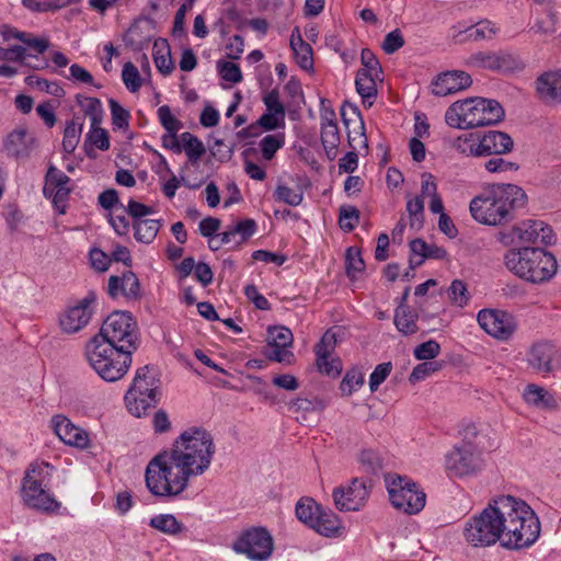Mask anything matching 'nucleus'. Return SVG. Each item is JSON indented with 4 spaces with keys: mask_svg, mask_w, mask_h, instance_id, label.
Here are the masks:
<instances>
[{
    "mask_svg": "<svg viewBox=\"0 0 561 561\" xmlns=\"http://www.w3.org/2000/svg\"><path fill=\"white\" fill-rule=\"evenodd\" d=\"M33 144V137H31L26 130H14L8 136L4 142V150L8 156L23 159L30 156Z\"/></svg>",
    "mask_w": 561,
    "mask_h": 561,
    "instance_id": "nucleus-24",
    "label": "nucleus"
},
{
    "mask_svg": "<svg viewBox=\"0 0 561 561\" xmlns=\"http://www.w3.org/2000/svg\"><path fill=\"white\" fill-rule=\"evenodd\" d=\"M505 112L495 100L470 98L453 103L445 113L446 124L454 128L470 129L495 125L503 121Z\"/></svg>",
    "mask_w": 561,
    "mask_h": 561,
    "instance_id": "nucleus-6",
    "label": "nucleus"
},
{
    "mask_svg": "<svg viewBox=\"0 0 561 561\" xmlns=\"http://www.w3.org/2000/svg\"><path fill=\"white\" fill-rule=\"evenodd\" d=\"M341 520L332 511L320 510L311 529L324 537H337L341 530Z\"/></svg>",
    "mask_w": 561,
    "mask_h": 561,
    "instance_id": "nucleus-27",
    "label": "nucleus"
},
{
    "mask_svg": "<svg viewBox=\"0 0 561 561\" xmlns=\"http://www.w3.org/2000/svg\"><path fill=\"white\" fill-rule=\"evenodd\" d=\"M379 77H375L374 73L367 69H358L355 79V88L357 93L363 99L365 106H371L377 95L376 80Z\"/></svg>",
    "mask_w": 561,
    "mask_h": 561,
    "instance_id": "nucleus-26",
    "label": "nucleus"
},
{
    "mask_svg": "<svg viewBox=\"0 0 561 561\" xmlns=\"http://www.w3.org/2000/svg\"><path fill=\"white\" fill-rule=\"evenodd\" d=\"M22 3L33 12L56 11L66 7L64 0H22Z\"/></svg>",
    "mask_w": 561,
    "mask_h": 561,
    "instance_id": "nucleus-57",
    "label": "nucleus"
},
{
    "mask_svg": "<svg viewBox=\"0 0 561 561\" xmlns=\"http://www.w3.org/2000/svg\"><path fill=\"white\" fill-rule=\"evenodd\" d=\"M447 293L449 300L458 307H463L469 300L466 284L460 279L453 280Z\"/></svg>",
    "mask_w": 561,
    "mask_h": 561,
    "instance_id": "nucleus-56",
    "label": "nucleus"
},
{
    "mask_svg": "<svg viewBox=\"0 0 561 561\" xmlns=\"http://www.w3.org/2000/svg\"><path fill=\"white\" fill-rule=\"evenodd\" d=\"M540 535V522L534 510L512 495L492 499L479 514L468 519L463 537L473 547L497 541L507 549L530 547Z\"/></svg>",
    "mask_w": 561,
    "mask_h": 561,
    "instance_id": "nucleus-2",
    "label": "nucleus"
},
{
    "mask_svg": "<svg viewBox=\"0 0 561 561\" xmlns=\"http://www.w3.org/2000/svg\"><path fill=\"white\" fill-rule=\"evenodd\" d=\"M25 81L30 87L36 88L56 98H62L65 95V90L57 82H51L35 76H28Z\"/></svg>",
    "mask_w": 561,
    "mask_h": 561,
    "instance_id": "nucleus-52",
    "label": "nucleus"
},
{
    "mask_svg": "<svg viewBox=\"0 0 561 561\" xmlns=\"http://www.w3.org/2000/svg\"><path fill=\"white\" fill-rule=\"evenodd\" d=\"M49 478V463L45 461H34L30 463L25 470L22 485L32 484L34 481L35 484L48 486Z\"/></svg>",
    "mask_w": 561,
    "mask_h": 561,
    "instance_id": "nucleus-35",
    "label": "nucleus"
},
{
    "mask_svg": "<svg viewBox=\"0 0 561 561\" xmlns=\"http://www.w3.org/2000/svg\"><path fill=\"white\" fill-rule=\"evenodd\" d=\"M346 274L351 279H356L357 274L365 270V262L362 253L357 248H348L346 251Z\"/></svg>",
    "mask_w": 561,
    "mask_h": 561,
    "instance_id": "nucleus-49",
    "label": "nucleus"
},
{
    "mask_svg": "<svg viewBox=\"0 0 561 561\" xmlns=\"http://www.w3.org/2000/svg\"><path fill=\"white\" fill-rule=\"evenodd\" d=\"M321 142L323 148L333 150L340 145V133L336 123H323L321 126Z\"/></svg>",
    "mask_w": 561,
    "mask_h": 561,
    "instance_id": "nucleus-55",
    "label": "nucleus"
},
{
    "mask_svg": "<svg viewBox=\"0 0 561 561\" xmlns=\"http://www.w3.org/2000/svg\"><path fill=\"white\" fill-rule=\"evenodd\" d=\"M158 116L167 131H179L182 128V123L172 115L168 105H162L158 108Z\"/></svg>",
    "mask_w": 561,
    "mask_h": 561,
    "instance_id": "nucleus-64",
    "label": "nucleus"
},
{
    "mask_svg": "<svg viewBox=\"0 0 561 561\" xmlns=\"http://www.w3.org/2000/svg\"><path fill=\"white\" fill-rule=\"evenodd\" d=\"M95 146L100 150H107L110 148V137L108 133L101 128L100 125H96L94 127L91 126L90 131L87 135V139L84 142V149L89 157H91L92 148H89L88 145Z\"/></svg>",
    "mask_w": 561,
    "mask_h": 561,
    "instance_id": "nucleus-44",
    "label": "nucleus"
},
{
    "mask_svg": "<svg viewBox=\"0 0 561 561\" xmlns=\"http://www.w3.org/2000/svg\"><path fill=\"white\" fill-rule=\"evenodd\" d=\"M161 227L162 222L158 219L135 220L133 224L135 239L149 244L156 239Z\"/></svg>",
    "mask_w": 561,
    "mask_h": 561,
    "instance_id": "nucleus-34",
    "label": "nucleus"
},
{
    "mask_svg": "<svg viewBox=\"0 0 561 561\" xmlns=\"http://www.w3.org/2000/svg\"><path fill=\"white\" fill-rule=\"evenodd\" d=\"M119 293L131 300H138L141 297L140 282L134 272L127 271L122 276L110 277L107 294L116 298Z\"/></svg>",
    "mask_w": 561,
    "mask_h": 561,
    "instance_id": "nucleus-21",
    "label": "nucleus"
},
{
    "mask_svg": "<svg viewBox=\"0 0 561 561\" xmlns=\"http://www.w3.org/2000/svg\"><path fill=\"white\" fill-rule=\"evenodd\" d=\"M293 333L285 327H273L267 330V345L264 347V355L270 360L278 363L289 362L293 353L288 347L293 343Z\"/></svg>",
    "mask_w": 561,
    "mask_h": 561,
    "instance_id": "nucleus-16",
    "label": "nucleus"
},
{
    "mask_svg": "<svg viewBox=\"0 0 561 561\" xmlns=\"http://www.w3.org/2000/svg\"><path fill=\"white\" fill-rule=\"evenodd\" d=\"M496 239L504 247L519 248L553 242L551 228L541 220H527L497 232Z\"/></svg>",
    "mask_w": 561,
    "mask_h": 561,
    "instance_id": "nucleus-8",
    "label": "nucleus"
},
{
    "mask_svg": "<svg viewBox=\"0 0 561 561\" xmlns=\"http://www.w3.org/2000/svg\"><path fill=\"white\" fill-rule=\"evenodd\" d=\"M484 169L490 173H503L518 170V164L507 161L501 156H493L484 162Z\"/></svg>",
    "mask_w": 561,
    "mask_h": 561,
    "instance_id": "nucleus-60",
    "label": "nucleus"
},
{
    "mask_svg": "<svg viewBox=\"0 0 561 561\" xmlns=\"http://www.w3.org/2000/svg\"><path fill=\"white\" fill-rule=\"evenodd\" d=\"M122 79L130 92H137L141 88L142 81L139 71L137 67L130 61L123 66Z\"/></svg>",
    "mask_w": 561,
    "mask_h": 561,
    "instance_id": "nucleus-53",
    "label": "nucleus"
},
{
    "mask_svg": "<svg viewBox=\"0 0 561 561\" xmlns=\"http://www.w3.org/2000/svg\"><path fill=\"white\" fill-rule=\"evenodd\" d=\"M359 220V211L354 206L343 205L340 207L339 222L343 230L350 232L354 230Z\"/></svg>",
    "mask_w": 561,
    "mask_h": 561,
    "instance_id": "nucleus-54",
    "label": "nucleus"
},
{
    "mask_svg": "<svg viewBox=\"0 0 561 561\" xmlns=\"http://www.w3.org/2000/svg\"><path fill=\"white\" fill-rule=\"evenodd\" d=\"M410 250L413 255L426 259L444 260L447 251L436 244H428L423 239L416 238L410 242Z\"/></svg>",
    "mask_w": 561,
    "mask_h": 561,
    "instance_id": "nucleus-36",
    "label": "nucleus"
},
{
    "mask_svg": "<svg viewBox=\"0 0 561 561\" xmlns=\"http://www.w3.org/2000/svg\"><path fill=\"white\" fill-rule=\"evenodd\" d=\"M524 68L525 64L518 55L503 49L494 51V72L507 73Z\"/></svg>",
    "mask_w": 561,
    "mask_h": 561,
    "instance_id": "nucleus-30",
    "label": "nucleus"
},
{
    "mask_svg": "<svg viewBox=\"0 0 561 561\" xmlns=\"http://www.w3.org/2000/svg\"><path fill=\"white\" fill-rule=\"evenodd\" d=\"M214 454V438L208 431L203 427L184 431L170 450L159 453L147 465V489L154 496L180 495L191 477L202 476L208 470Z\"/></svg>",
    "mask_w": 561,
    "mask_h": 561,
    "instance_id": "nucleus-1",
    "label": "nucleus"
},
{
    "mask_svg": "<svg viewBox=\"0 0 561 561\" xmlns=\"http://www.w3.org/2000/svg\"><path fill=\"white\" fill-rule=\"evenodd\" d=\"M472 78L462 70H448L440 72L432 81V93L437 96H446L469 88Z\"/></svg>",
    "mask_w": 561,
    "mask_h": 561,
    "instance_id": "nucleus-18",
    "label": "nucleus"
},
{
    "mask_svg": "<svg viewBox=\"0 0 561 561\" xmlns=\"http://www.w3.org/2000/svg\"><path fill=\"white\" fill-rule=\"evenodd\" d=\"M370 485L364 478H353L346 485H340L332 492L336 510L341 512H357L362 510L369 497Z\"/></svg>",
    "mask_w": 561,
    "mask_h": 561,
    "instance_id": "nucleus-11",
    "label": "nucleus"
},
{
    "mask_svg": "<svg viewBox=\"0 0 561 561\" xmlns=\"http://www.w3.org/2000/svg\"><path fill=\"white\" fill-rule=\"evenodd\" d=\"M76 102L81 107L84 115L90 117L92 127L101 125L103 119V107L99 99L77 94Z\"/></svg>",
    "mask_w": 561,
    "mask_h": 561,
    "instance_id": "nucleus-37",
    "label": "nucleus"
},
{
    "mask_svg": "<svg viewBox=\"0 0 561 561\" xmlns=\"http://www.w3.org/2000/svg\"><path fill=\"white\" fill-rule=\"evenodd\" d=\"M469 68L489 70L494 72V50H479L472 53L465 61Z\"/></svg>",
    "mask_w": 561,
    "mask_h": 561,
    "instance_id": "nucleus-46",
    "label": "nucleus"
},
{
    "mask_svg": "<svg viewBox=\"0 0 561 561\" xmlns=\"http://www.w3.org/2000/svg\"><path fill=\"white\" fill-rule=\"evenodd\" d=\"M152 57L157 69L163 75H170L174 69L170 46L167 39H157L153 43Z\"/></svg>",
    "mask_w": 561,
    "mask_h": 561,
    "instance_id": "nucleus-29",
    "label": "nucleus"
},
{
    "mask_svg": "<svg viewBox=\"0 0 561 561\" xmlns=\"http://www.w3.org/2000/svg\"><path fill=\"white\" fill-rule=\"evenodd\" d=\"M231 548L251 561H267L274 551V539L265 527H250L237 536Z\"/></svg>",
    "mask_w": 561,
    "mask_h": 561,
    "instance_id": "nucleus-9",
    "label": "nucleus"
},
{
    "mask_svg": "<svg viewBox=\"0 0 561 561\" xmlns=\"http://www.w3.org/2000/svg\"><path fill=\"white\" fill-rule=\"evenodd\" d=\"M256 232V222L253 219H243L238 221L234 226L219 234L221 243H230L234 241V248L247 242Z\"/></svg>",
    "mask_w": 561,
    "mask_h": 561,
    "instance_id": "nucleus-25",
    "label": "nucleus"
},
{
    "mask_svg": "<svg viewBox=\"0 0 561 561\" xmlns=\"http://www.w3.org/2000/svg\"><path fill=\"white\" fill-rule=\"evenodd\" d=\"M140 345L139 328L128 311H113L100 332L85 345V356L94 371L106 382L119 380Z\"/></svg>",
    "mask_w": 561,
    "mask_h": 561,
    "instance_id": "nucleus-3",
    "label": "nucleus"
},
{
    "mask_svg": "<svg viewBox=\"0 0 561 561\" xmlns=\"http://www.w3.org/2000/svg\"><path fill=\"white\" fill-rule=\"evenodd\" d=\"M284 144L285 135L283 133L266 135L260 141L262 157L267 161L272 160Z\"/></svg>",
    "mask_w": 561,
    "mask_h": 561,
    "instance_id": "nucleus-45",
    "label": "nucleus"
},
{
    "mask_svg": "<svg viewBox=\"0 0 561 561\" xmlns=\"http://www.w3.org/2000/svg\"><path fill=\"white\" fill-rule=\"evenodd\" d=\"M322 507L311 497H301L296 504V515L309 528L313 526Z\"/></svg>",
    "mask_w": 561,
    "mask_h": 561,
    "instance_id": "nucleus-38",
    "label": "nucleus"
},
{
    "mask_svg": "<svg viewBox=\"0 0 561 561\" xmlns=\"http://www.w3.org/2000/svg\"><path fill=\"white\" fill-rule=\"evenodd\" d=\"M407 211L410 215L411 228H421L423 224L424 203L421 197H415L407 203Z\"/></svg>",
    "mask_w": 561,
    "mask_h": 561,
    "instance_id": "nucleus-58",
    "label": "nucleus"
},
{
    "mask_svg": "<svg viewBox=\"0 0 561 561\" xmlns=\"http://www.w3.org/2000/svg\"><path fill=\"white\" fill-rule=\"evenodd\" d=\"M289 44L296 56L298 65L305 70L312 69L313 59L311 46L302 38L290 41Z\"/></svg>",
    "mask_w": 561,
    "mask_h": 561,
    "instance_id": "nucleus-42",
    "label": "nucleus"
},
{
    "mask_svg": "<svg viewBox=\"0 0 561 561\" xmlns=\"http://www.w3.org/2000/svg\"><path fill=\"white\" fill-rule=\"evenodd\" d=\"M111 114H112V123L115 127L119 129H125L129 125V112L125 110L116 100L111 99L108 101Z\"/></svg>",
    "mask_w": 561,
    "mask_h": 561,
    "instance_id": "nucleus-59",
    "label": "nucleus"
},
{
    "mask_svg": "<svg viewBox=\"0 0 561 561\" xmlns=\"http://www.w3.org/2000/svg\"><path fill=\"white\" fill-rule=\"evenodd\" d=\"M124 400L128 412L136 417L146 415L158 402L156 388H128Z\"/></svg>",
    "mask_w": 561,
    "mask_h": 561,
    "instance_id": "nucleus-20",
    "label": "nucleus"
},
{
    "mask_svg": "<svg viewBox=\"0 0 561 561\" xmlns=\"http://www.w3.org/2000/svg\"><path fill=\"white\" fill-rule=\"evenodd\" d=\"M440 353V345L434 341L430 340L414 348V356L420 360L431 362Z\"/></svg>",
    "mask_w": 561,
    "mask_h": 561,
    "instance_id": "nucleus-62",
    "label": "nucleus"
},
{
    "mask_svg": "<svg viewBox=\"0 0 561 561\" xmlns=\"http://www.w3.org/2000/svg\"><path fill=\"white\" fill-rule=\"evenodd\" d=\"M527 203L524 190L514 184H494L484 194L470 202L472 217L489 226L501 225L510 217L511 210Z\"/></svg>",
    "mask_w": 561,
    "mask_h": 561,
    "instance_id": "nucleus-4",
    "label": "nucleus"
},
{
    "mask_svg": "<svg viewBox=\"0 0 561 561\" xmlns=\"http://www.w3.org/2000/svg\"><path fill=\"white\" fill-rule=\"evenodd\" d=\"M404 38L399 28L389 32L382 42V49L386 54L391 55L404 46Z\"/></svg>",
    "mask_w": 561,
    "mask_h": 561,
    "instance_id": "nucleus-63",
    "label": "nucleus"
},
{
    "mask_svg": "<svg viewBox=\"0 0 561 561\" xmlns=\"http://www.w3.org/2000/svg\"><path fill=\"white\" fill-rule=\"evenodd\" d=\"M149 526L169 536H176L184 530V526L172 514H159L150 518Z\"/></svg>",
    "mask_w": 561,
    "mask_h": 561,
    "instance_id": "nucleus-33",
    "label": "nucleus"
},
{
    "mask_svg": "<svg viewBox=\"0 0 561 561\" xmlns=\"http://www.w3.org/2000/svg\"><path fill=\"white\" fill-rule=\"evenodd\" d=\"M83 123L78 117H73L66 126L64 131L62 148L67 153H71L77 148Z\"/></svg>",
    "mask_w": 561,
    "mask_h": 561,
    "instance_id": "nucleus-41",
    "label": "nucleus"
},
{
    "mask_svg": "<svg viewBox=\"0 0 561 561\" xmlns=\"http://www.w3.org/2000/svg\"><path fill=\"white\" fill-rule=\"evenodd\" d=\"M538 99L548 105L561 104V73L548 71L536 80Z\"/></svg>",
    "mask_w": 561,
    "mask_h": 561,
    "instance_id": "nucleus-22",
    "label": "nucleus"
},
{
    "mask_svg": "<svg viewBox=\"0 0 561 561\" xmlns=\"http://www.w3.org/2000/svg\"><path fill=\"white\" fill-rule=\"evenodd\" d=\"M95 294L90 291L77 305L67 308L59 316V325L62 332L73 334L82 330L91 320L93 314L92 304L95 301Z\"/></svg>",
    "mask_w": 561,
    "mask_h": 561,
    "instance_id": "nucleus-14",
    "label": "nucleus"
},
{
    "mask_svg": "<svg viewBox=\"0 0 561 561\" xmlns=\"http://www.w3.org/2000/svg\"><path fill=\"white\" fill-rule=\"evenodd\" d=\"M21 496L23 503L35 511L53 513L60 506L48 486L35 484L34 481L32 484L21 485Z\"/></svg>",
    "mask_w": 561,
    "mask_h": 561,
    "instance_id": "nucleus-17",
    "label": "nucleus"
},
{
    "mask_svg": "<svg viewBox=\"0 0 561 561\" xmlns=\"http://www.w3.org/2000/svg\"><path fill=\"white\" fill-rule=\"evenodd\" d=\"M316 364L321 374L336 378L343 370V363L339 357L331 358L330 355L316 356Z\"/></svg>",
    "mask_w": 561,
    "mask_h": 561,
    "instance_id": "nucleus-48",
    "label": "nucleus"
},
{
    "mask_svg": "<svg viewBox=\"0 0 561 561\" xmlns=\"http://www.w3.org/2000/svg\"><path fill=\"white\" fill-rule=\"evenodd\" d=\"M164 382L161 369L156 365H146L137 369L131 386H156Z\"/></svg>",
    "mask_w": 561,
    "mask_h": 561,
    "instance_id": "nucleus-40",
    "label": "nucleus"
},
{
    "mask_svg": "<svg viewBox=\"0 0 561 561\" xmlns=\"http://www.w3.org/2000/svg\"><path fill=\"white\" fill-rule=\"evenodd\" d=\"M483 467L482 451L477 445L460 444L445 457V469L450 477H466L479 472Z\"/></svg>",
    "mask_w": 561,
    "mask_h": 561,
    "instance_id": "nucleus-10",
    "label": "nucleus"
},
{
    "mask_svg": "<svg viewBox=\"0 0 561 561\" xmlns=\"http://www.w3.org/2000/svg\"><path fill=\"white\" fill-rule=\"evenodd\" d=\"M522 397L525 402L536 409H554L557 401L547 388H524Z\"/></svg>",
    "mask_w": 561,
    "mask_h": 561,
    "instance_id": "nucleus-28",
    "label": "nucleus"
},
{
    "mask_svg": "<svg viewBox=\"0 0 561 561\" xmlns=\"http://www.w3.org/2000/svg\"><path fill=\"white\" fill-rule=\"evenodd\" d=\"M385 482L391 504L398 511L414 515L420 513L426 503V494L411 479L398 474L388 473Z\"/></svg>",
    "mask_w": 561,
    "mask_h": 561,
    "instance_id": "nucleus-7",
    "label": "nucleus"
},
{
    "mask_svg": "<svg viewBox=\"0 0 561 561\" xmlns=\"http://www.w3.org/2000/svg\"><path fill=\"white\" fill-rule=\"evenodd\" d=\"M351 111H352V115L354 116V122L358 124V130L355 131L354 136L352 135L351 130L347 131L348 145H350V147H352L355 150L356 149L355 141L358 139L359 142L362 144V146L367 148L368 147L367 137L365 135V126H364V122H363L360 112L356 106H351ZM341 115H342L343 123L345 124L346 128H348L350 123L353 122V118L346 117L345 105H343L341 108Z\"/></svg>",
    "mask_w": 561,
    "mask_h": 561,
    "instance_id": "nucleus-31",
    "label": "nucleus"
},
{
    "mask_svg": "<svg viewBox=\"0 0 561 561\" xmlns=\"http://www.w3.org/2000/svg\"><path fill=\"white\" fill-rule=\"evenodd\" d=\"M419 314L411 311L408 306H398L394 313V325L404 335L416 333Z\"/></svg>",
    "mask_w": 561,
    "mask_h": 561,
    "instance_id": "nucleus-32",
    "label": "nucleus"
},
{
    "mask_svg": "<svg viewBox=\"0 0 561 561\" xmlns=\"http://www.w3.org/2000/svg\"><path fill=\"white\" fill-rule=\"evenodd\" d=\"M276 201L285 203L290 206H298L304 199L302 191H295L285 184H278L274 192Z\"/></svg>",
    "mask_w": 561,
    "mask_h": 561,
    "instance_id": "nucleus-51",
    "label": "nucleus"
},
{
    "mask_svg": "<svg viewBox=\"0 0 561 561\" xmlns=\"http://www.w3.org/2000/svg\"><path fill=\"white\" fill-rule=\"evenodd\" d=\"M503 263L515 276L533 284L550 280L558 268L554 255L540 247L512 248L504 254Z\"/></svg>",
    "mask_w": 561,
    "mask_h": 561,
    "instance_id": "nucleus-5",
    "label": "nucleus"
},
{
    "mask_svg": "<svg viewBox=\"0 0 561 561\" xmlns=\"http://www.w3.org/2000/svg\"><path fill=\"white\" fill-rule=\"evenodd\" d=\"M527 363L537 373H554L561 369V351L549 341L535 342L527 353Z\"/></svg>",
    "mask_w": 561,
    "mask_h": 561,
    "instance_id": "nucleus-12",
    "label": "nucleus"
},
{
    "mask_svg": "<svg viewBox=\"0 0 561 561\" xmlns=\"http://www.w3.org/2000/svg\"><path fill=\"white\" fill-rule=\"evenodd\" d=\"M70 181V178L55 165H50L45 175L43 193L45 197L51 199L60 215H65L67 211V201L72 191L69 186Z\"/></svg>",
    "mask_w": 561,
    "mask_h": 561,
    "instance_id": "nucleus-13",
    "label": "nucleus"
},
{
    "mask_svg": "<svg viewBox=\"0 0 561 561\" xmlns=\"http://www.w3.org/2000/svg\"><path fill=\"white\" fill-rule=\"evenodd\" d=\"M181 140L184 145L186 156L192 163L199 160L206 151L203 142L188 131L181 135Z\"/></svg>",
    "mask_w": 561,
    "mask_h": 561,
    "instance_id": "nucleus-47",
    "label": "nucleus"
},
{
    "mask_svg": "<svg viewBox=\"0 0 561 561\" xmlns=\"http://www.w3.org/2000/svg\"><path fill=\"white\" fill-rule=\"evenodd\" d=\"M454 148L467 157H482L480 147V133H470L459 136L454 141Z\"/></svg>",
    "mask_w": 561,
    "mask_h": 561,
    "instance_id": "nucleus-39",
    "label": "nucleus"
},
{
    "mask_svg": "<svg viewBox=\"0 0 561 561\" xmlns=\"http://www.w3.org/2000/svg\"><path fill=\"white\" fill-rule=\"evenodd\" d=\"M477 320L489 335L503 341L508 340L516 329L513 316L502 310L483 309Z\"/></svg>",
    "mask_w": 561,
    "mask_h": 561,
    "instance_id": "nucleus-15",
    "label": "nucleus"
},
{
    "mask_svg": "<svg viewBox=\"0 0 561 561\" xmlns=\"http://www.w3.org/2000/svg\"><path fill=\"white\" fill-rule=\"evenodd\" d=\"M481 156H502L512 151L514 141L512 137L500 130L480 133Z\"/></svg>",
    "mask_w": 561,
    "mask_h": 561,
    "instance_id": "nucleus-23",
    "label": "nucleus"
},
{
    "mask_svg": "<svg viewBox=\"0 0 561 561\" xmlns=\"http://www.w3.org/2000/svg\"><path fill=\"white\" fill-rule=\"evenodd\" d=\"M217 69L220 77L231 83H239L242 80V73L238 65L219 60L217 62Z\"/></svg>",
    "mask_w": 561,
    "mask_h": 561,
    "instance_id": "nucleus-61",
    "label": "nucleus"
},
{
    "mask_svg": "<svg viewBox=\"0 0 561 561\" xmlns=\"http://www.w3.org/2000/svg\"><path fill=\"white\" fill-rule=\"evenodd\" d=\"M499 32V27L489 20H481L476 25L466 30L471 41L492 39Z\"/></svg>",
    "mask_w": 561,
    "mask_h": 561,
    "instance_id": "nucleus-43",
    "label": "nucleus"
},
{
    "mask_svg": "<svg viewBox=\"0 0 561 561\" xmlns=\"http://www.w3.org/2000/svg\"><path fill=\"white\" fill-rule=\"evenodd\" d=\"M51 427L54 430V433L65 444L79 448H87L89 446L90 439L88 433L82 428L76 426L66 416H54L51 419Z\"/></svg>",
    "mask_w": 561,
    "mask_h": 561,
    "instance_id": "nucleus-19",
    "label": "nucleus"
},
{
    "mask_svg": "<svg viewBox=\"0 0 561 561\" xmlns=\"http://www.w3.org/2000/svg\"><path fill=\"white\" fill-rule=\"evenodd\" d=\"M358 461L364 470L370 474H377L382 468V459L379 454L373 449H364L358 455Z\"/></svg>",
    "mask_w": 561,
    "mask_h": 561,
    "instance_id": "nucleus-50",
    "label": "nucleus"
}]
</instances>
